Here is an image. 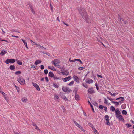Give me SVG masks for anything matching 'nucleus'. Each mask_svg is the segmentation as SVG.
<instances>
[{
	"mask_svg": "<svg viewBox=\"0 0 134 134\" xmlns=\"http://www.w3.org/2000/svg\"><path fill=\"white\" fill-rule=\"evenodd\" d=\"M79 12L82 16V18L84 19L85 21L87 23H91V20L89 18L86 11L84 10L83 7L80 6L78 8Z\"/></svg>",
	"mask_w": 134,
	"mask_h": 134,
	"instance_id": "1",
	"label": "nucleus"
},
{
	"mask_svg": "<svg viewBox=\"0 0 134 134\" xmlns=\"http://www.w3.org/2000/svg\"><path fill=\"white\" fill-rule=\"evenodd\" d=\"M15 60L13 59H8L5 61V63L7 64H8L10 63H14L15 62Z\"/></svg>",
	"mask_w": 134,
	"mask_h": 134,
	"instance_id": "2",
	"label": "nucleus"
},
{
	"mask_svg": "<svg viewBox=\"0 0 134 134\" xmlns=\"http://www.w3.org/2000/svg\"><path fill=\"white\" fill-rule=\"evenodd\" d=\"M60 62V60L58 59H55L51 62L52 64H54L55 66H56V65Z\"/></svg>",
	"mask_w": 134,
	"mask_h": 134,
	"instance_id": "3",
	"label": "nucleus"
},
{
	"mask_svg": "<svg viewBox=\"0 0 134 134\" xmlns=\"http://www.w3.org/2000/svg\"><path fill=\"white\" fill-rule=\"evenodd\" d=\"M18 81L21 85H23L25 83V80L22 78H19L17 80Z\"/></svg>",
	"mask_w": 134,
	"mask_h": 134,
	"instance_id": "4",
	"label": "nucleus"
},
{
	"mask_svg": "<svg viewBox=\"0 0 134 134\" xmlns=\"http://www.w3.org/2000/svg\"><path fill=\"white\" fill-rule=\"evenodd\" d=\"M109 117L107 115H106L105 116L104 118L106 120L105 124L108 125H110V122L109 119Z\"/></svg>",
	"mask_w": 134,
	"mask_h": 134,
	"instance_id": "5",
	"label": "nucleus"
},
{
	"mask_svg": "<svg viewBox=\"0 0 134 134\" xmlns=\"http://www.w3.org/2000/svg\"><path fill=\"white\" fill-rule=\"evenodd\" d=\"M115 113L116 118L121 115V113L118 108H117L115 110Z\"/></svg>",
	"mask_w": 134,
	"mask_h": 134,
	"instance_id": "6",
	"label": "nucleus"
},
{
	"mask_svg": "<svg viewBox=\"0 0 134 134\" xmlns=\"http://www.w3.org/2000/svg\"><path fill=\"white\" fill-rule=\"evenodd\" d=\"M86 82L87 83L90 84L92 83L93 82V81L90 79L88 78L86 79Z\"/></svg>",
	"mask_w": 134,
	"mask_h": 134,
	"instance_id": "7",
	"label": "nucleus"
},
{
	"mask_svg": "<svg viewBox=\"0 0 134 134\" xmlns=\"http://www.w3.org/2000/svg\"><path fill=\"white\" fill-rule=\"evenodd\" d=\"M71 76H69L67 77H66L64 78H62V79H63V81L64 82H66L69 81L71 79Z\"/></svg>",
	"mask_w": 134,
	"mask_h": 134,
	"instance_id": "8",
	"label": "nucleus"
},
{
	"mask_svg": "<svg viewBox=\"0 0 134 134\" xmlns=\"http://www.w3.org/2000/svg\"><path fill=\"white\" fill-rule=\"evenodd\" d=\"M32 84L34 87L38 91H40V88H39V86L37 84L32 82Z\"/></svg>",
	"mask_w": 134,
	"mask_h": 134,
	"instance_id": "9",
	"label": "nucleus"
},
{
	"mask_svg": "<svg viewBox=\"0 0 134 134\" xmlns=\"http://www.w3.org/2000/svg\"><path fill=\"white\" fill-rule=\"evenodd\" d=\"M60 96L62 99L65 101L68 100V99L64 95V93H61Z\"/></svg>",
	"mask_w": 134,
	"mask_h": 134,
	"instance_id": "10",
	"label": "nucleus"
},
{
	"mask_svg": "<svg viewBox=\"0 0 134 134\" xmlns=\"http://www.w3.org/2000/svg\"><path fill=\"white\" fill-rule=\"evenodd\" d=\"M88 92L89 93L91 94H93L95 93V92L92 87L91 88H89L88 90Z\"/></svg>",
	"mask_w": 134,
	"mask_h": 134,
	"instance_id": "11",
	"label": "nucleus"
},
{
	"mask_svg": "<svg viewBox=\"0 0 134 134\" xmlns=\"http://www.w3.org/2000/svg\"><path fill=\"white\" fill-rule=\"evenodd\" d=\"M75 99L77 101L79 100V95L77 94V90L75 91Z\"/></svg>",
	"mask_w": 134,
	"mask_h": 134,
	"instance_id": "12",
	"label": "nucleus"
},
{
	"mask_svg": "<svg viewBox=\"0 0 134 134\" xmlns=\"http://www.w3.org/2000/svg\"><path fill=\"white\" fill-rule=\"evenodd\" d=\"M119 121H124V119L122 115H119L118 116L116 117Z\"/></svg>",
	"mask_w": 134,
	"mask_h": 134,
	"instance_id": "13",
	"label": "nucleus"
},
{
	"mask_svg": "<svg viewBox=\"0 0 134 134\" xmlns=\"http://www.w3.org/2000/svg\"><path fill=\"white\" fill-rule=\"evenodd\" d=\"M62 74L64 75H68L69 74V73L67 70H65L64 72H62Z\"/></svg>",
	"mask_w": 134,
	"mask_h": 134,
	"instance_id": "14",
	"label": "nucleus"
},
{
	"mask_svg": "<svg viewBox=\"0 0 134 134\" xmlns=\"http://www.w3.org/2000/svg\"><path fill=\"white\" fill-rule=\"evenodd\" d=\"M73 78L74 80L77 83H79V81L78 80V78L77 76L76 75H74L73 76Z\"/></svg>",
	"mask_w": 134,
	"mask_h": 134,
	"instance_id": "15",
	"label": "nucleus"
},
{
	"mask_svg": "<svg viewBox=\"0 0 134 134\" xmlns=\"http://www.w3.org/2000/svg\"><path fill=\"white\" fill-rule=\"evenodd\" d=\"M21 40L22 41V42H23V43H24L25 46L26 47V48L27 49H28V47L27 46V43L26 42V41L24 40L23 39H22Z\"/></svg>",
	"mask_w": 134,
	"mask_h": 134,
	"instance_id": "16",
	"label": "nucleus"
},
{
	"mask_svg": "<svg viewBox=\"0 0 134 134\" xmlns=\"http://www.w3.org/2000/svg\"><path fill=\"white\" fill-rule=\"evenodd\" d=\"M48 76L51 77H53L54 76V75L52 72L50 71L49 73Z\"/></svg>",
	"mask_w": 134,
	"mask_h": 134,
	"instance_id": "17",
	"label": "nucleus"
},
{
	"mask_svg": "<svg viewBox=\"0 0 134 134\" xmlns=\"http://www.w3.org/2000/svg\"><path fill=\"white\" fill-rule=\"evenodd\" d=\"M54 98L55 99L58 101H59V97L57 95H54Z\"/></svg>",
	"mask_w": 134,
	"mask_h": 134,
	"instance_id": "18",
	"label": "nucleus"
},
{
	"mask_svg": "<svg viewBox=\"0 0 134 134\" xmlns=\"http://www.w3.org/2000/svg\"><path fill=\"white\" fill-rule=\"evenodd\" d=\"M41 61L40 60H36L35 62V65H38L39 64L41 63Z\"/></svg>",
	"mask_w": 134,
	"mask_h": 134,
	"instance_id": "19",
	"label": "nucleus"
},
{
	"mask_svg": "<svg viewBox=\"0 0 134 134\" xmlns=\"http://www.w3.org/2000/svg\"><path fill=\"white\" fill-rule=\"evenodd\" d=\"M62 89L64 92H66L69 89V88L64 87L63 86L62 87Z\"/></svg>",
	"mask_w": 134,
	"mask_h": 134,
	"instance_id": "20",
	"label": "nucleus"
},
{
	"mask_svg": "<svg viewBox=\"0 0 134 134\" xmlns=\"http://www.w3.org/2000/svg\"><path fill=\"white\" fill-rule=\"evenodd\" d=\"M88 103L90 105L92 110V111H93V112L94 113L95 111H94V108H93V106L92 104L89 101H88Z\"/></svg>",
	"mask_w": 134,
	"mask_h": 134,
	"instance_id": "21",
	"label": "nucleus"
},
{
	"mask_svg": "<svg viewBox=\"0 0 134 134\" xmlns=\"http://www.w3.org/2000/svg\"><path fill=\"white\" fill-rule=\"evenodd\" d=\"M121 99V101L122 102H123L124 101V98L122 97H120L119 98H117L115 99V100H119V99Z\"/></svg>",
	"mask_w": 134,
	"mask_h": 134,
	"instance_id": "22",
	"label": "nucleus"
},
{
	"mask_svg": "<svg viewBox=\"0 0 134 134\" xmlns=\"http://www.w3.org/2000/svg\"><path fill=\"white\" fill-rule=\"evenodd\" d=\"M111 102L112 103L114 104L116 106H117L118 105H119V102H118L112 101Z\"/></svg>",
	"mask_w": 134,
	"mask_h": 134,
	"instance_id": "23",
	"label": "nucleus"
},
{
	"mask_svg": "<svg viewBox=\"0 0 134 134\" xmlns=\"http://www.w3.org/2000/svg\"><path fill=\"white\" fill-rule=\"evenodd\" d=\"M7 52L6 51L4 50H2L1 51L0 54L1 55H4Z\"/></svg>",
	"mask_w": 134,
	"mask_h": 134,
	"instance_id": "24",
	"label": "nucleus"
},
{
	"mask_svg": "<svg viewBox=\"0 0 134 134\" xmlns=\"http://www.w3.org/2000/svg\"><path fill=\"white\" fill-rule=\"evenodd\" d=\"M92 129L93 130V131L94 133L95 134H99L98 132L96 130V129L94 128V127H93V128H92Z\"/></svg>",
	"mask_w": 134,
	"mask_h": 134,
	"instance_id": "25",
	"label": "nucleus"
},
{
	"mask_svg": "<svg viewBox=\"0 0 134 134\" xmlns=\"http://www.w3.org/2000/svg\"><path fill=\"white\" fill-rule=\"evenodd\" d=\"M108 92L109 93L110 95L113 96H115L116 94H118V93L116 94V93H112L111 92L109 91H108Z\"/></svg>",
	"mask_w": 134,
	"mask_h": 134,
	"instance_id": "26",
	"label": "nucleus"
},
{
	"mask_svg": "<svg viewBox=\"0 0 134 134\" xmlns=\"http://www.w3.org/2000/svg\"><path fill=\"white\" fill-rule=\"evenodd\" d=\"M115 108L113 106H111L110 107V110L112 112H114L115 110Z\"/></svg>",
	"mask_w": 134,
	"mask_h": 134,
	"instance_id": "27",
	"label": "nucleus"
},
{
	"mask_svg": "<svg viewBox=\"0 0 134 134\" xmlns=\"http://www.w3.org/2000/svg\"><path fill=\"white\" fill-rule=\"evenodd\" d=\"M53 85L55 88H57L59 87L58 85H57L55 83H53Z\"/></svg>",
	"mask_w": 134,
	"mask_h": 134,
	"instance_id": "28",
	"label": "nucleus"
},
{
	"mask_svg": "<svg viewBox=\"0 0 134 134\" xmlns=\"http://www.w3.org/2000/svg\"><path fill=\"white\" fill-rule=\"evenodd\" d=\"M78 127L80 128L82 131L83 132L85 131V130H84L83 127H82L80 125H78Z\"/></svg>",
	"mask_w": 134,
	"mask_h": 134,
	"instance_id": "29",
	"label": "nucleus"
},
{
	"mask_svg": "<svg viewBox=\"0 0 134 134\" xmlns=\"http://www.w3.org/2000/svg\"><path fill=\"white\" fill-rule=\"evenodd\" d=\"M126 104H123L121 106L122 108L123 109H125L126 108Z\"/></svg>",
	"mask_w": 134,
	"mask_h": 134,
	"instance_id": "30",
	"label": "nucleus"
},
{
	"mask_svg": "<svg viewBox=\"0 0 134 134\" xmlns=\"http://www.w3.org/2000/svg\"><path fill=\"white\" fill-rule=\"evenodd\" d=\"M27 100V99L26 98H23L22 99V102H26Z\"/></svg>",
	"mask_w": 134,
	"mask_h": 134,
	"instance_id": "31",
	"label": "nucleus"
},
{
	"mask_svg": "<svg viewBox=\"0 0 134 134\" xmlns=\"http://www.w3.org/2000/svg\"><path fill=\"white\" fill-rule=\"evenodd\" d=\"M9 68L11 70H13L15 69V66L14 65H10Z\"/></svg>",
	"mask_w": 134,
	"mask_h": 134,
	"instance_id": "32",
	"label": "nucleus"
},
{
	"mask_svg": "<svg viewBox=\"0 0 134 134\" xmlns=\"http://www.w3.org/2000/svg\"><path fill=\"white\" fill-rule=\"evenodd\" d=\"M92 103L94 106H97L98 105V104L96 102H94L93 101V102Z\"/></svg>",
	"mask_w": 134,
	"mask_h": 134,
	"instance_id": "33",
	"label": "nucleus"
},
{
	"mask_svg": "<svg viewBox=\"0 0 134 134\" xmlns=\"http://www.w3.org/2000/svg\"><path fill=\"white\" fill-rule=\"evenodd\" d=\"M127 112L125 110H123L122 111V113L123 115H126L127 114Z\"/></svg>",
	"mask_w": 134,
	"mask_h": 134,
	"instance_id": "34",
	"label": "nucleus"
},
{
	"mask_svg": "<svg viewBox=\"0 0 134 134\" xmlns=\"http://www.w3.org/2000/svg\"><path fill=\"white\" fill-rule=\"evenodd\" d=\"M104 103L107 104H108V103L107 100L104 97Z\"/></svg>",
	"mask_w": 134,
	"mask_h": 134,
	"instance_id": "35",
	"label": "nucleus"
},
{
	"mask_svg": "<svg viewBox=\"0 0 134 134\" xmlns=\"http://www.w3.org/2000/svg\"><path fill=\"white\" fill-rule=\"evenodd\" d=\"M74 81H71V82H70V83H69V84H68V86H71L74 83Z\"/></svg>",
	"mask_w": 134,
	"mask_h": 134,
	"instance_id": "36",
	"label": "nucleus"
},
{
	"mask_svg": "<svg viewBox=\"0 0 134 134\" xmlns=\"http://www.w3.org/2000/svg\"><path fill=\"white\" fill-rule=\"evenodd\" d=\"M17 63L18 64L20 65H21L22 64V62L19 60L17 61Z\"/></svg>",
	"mask_w": 134,
	"mask_h": 134,
	"instance_id": "37",
	"label": "nucleus"
},
{
	"mask_svg": "<svg viewBox=\"0 0 134 134\" xmlns=\"http://www.w3.org/2000/svg\"><path fill=\"white\" fill-rule=\"evenodd\" d=\"M126 125L127 126V127L128 128H129L130 127H131L132 126V125L130 123H127L126 124Z\"/></svg>",
	"mask_w": 134,
	"mask_h": 134,
	"instance_id": "38",
	"label": "nucleus"
},
{
	"mask_svg": "<svg viewBox=\"0 0 134 134\" xmlns=\"http://www.w3.org/2000/svg\"><path fill=\"white\" fill-rule=\"evenodd\" d=\"M21 73V72L20 71H17L15 72V74L17 75H19Z\"/></svg>",
	"mask_w": 134,
	"mask_h": 134,
	"instance_id": "39",
	"label": "nucleus"
},
{
	"mask_svg": "<svg viewBox=\"0 0 134 134\" xmlns=\"http://www.w3.org/2000/svg\"><path fill=\"white\" fill-rule=\"evenodd\" d=\"M15 87L16 88V90H17V92H19L20 91V88H19L17 86H16L15 85Z\"/></svg>",
	"mask_w": 134,
	"mask_h": 134,
	"instance_id": "40",
	"label": "nucleus"
},
{
	"mask_svg": "<svg viewBox=\"0 0 134 134\" xmlns=\"http://www.w3.org/2000/svg\"><path fill=\"white\" fill-rule=\"evenodd\" d=\"M82 85L84 87H85V88H88V86L86 84H84L83 83L82 84Z\"/></svg>",
	"mask_w": 134,
	"mask_h": 134,
	"instance_id": "41",
	"label": "nucleus"
},
{
	"mask_svg": "<svg viewBox=\"0 0 134 134\" xmlns=\"http://www.w3.org/2000/svg\"><path fill=\"white\" fill-rule=\"evenodd\" d=\"M72 91V90L71 89H69L67 91V93L69 94Z\"/></svg>",
	"mask_w": 134,
	"mask_h": 134,
	"instance_id": "42",
	"label": "nucleus"
},
{
	"mask_svg": "<svg viewBox=\"0 0 134 134\" xmlns=\"http://www.w3.org/2000/svg\"><path fill=\"white\" fill-rule=\"evenodd\" d=\"M104 107V106L102 105H100L99 106V108L100 109L102 110L103 109V108Z\"/></svg>",
	"mask_w": 134,
	"mask_h": 134,
	"instance_id": "43",
	"label": "nucleus"
},
{
	"mask_svg": "<svg viewBox=\"0 0 134 134\" xmlns=\"http://www.w3.org/2000/svg\"><path fill=\"white\" fill-rule=\"evenodd\" d=\"M107 97L108 99L110 101H112L113 100H115V99H113L111 98H110L108 96H107Z\"/></svg>",
	"mask_w": 134,
	"mask_h": 134,
	"instance_id": "44",
	"label": "nucleus"
},
{
	"mask_svg": "<svg viewBox=\"0 0 134 134\" xmlns=\"http://www.w3.org/2000/svg\"><path fill=\"white\" fill-rule=\"evenodd\" d=\"M73 121L74 122L75 124L77 126H78V125H80L78 123H77L76 121H75L74 120H73Z\"/></svg>",
	"mask_w": 134,
	"mask_h": 134,
	"instance_id": "45",
	"label": "nucleus"
},
{
	"mask_svg": "<svg viewBox=\"0 0 134 134\" xmlns=\"http://www.w3.org/2000/svg\"><path fill=\"white\" fill-rule=\"evenodd\" d=\"M60 69H61V71H62V72H64V71L65 70V68L64 67H62L61 68H60Z\"/></svg>",
	"mask_w": 134,
	"mask_h": 134,
	"instance_id": "46",
	"label": "nucleus"
},
{
	"mask_svg": "<svg viewBox=\"0 0 134 134\" xmlns=\"http://www.w3.org/2000/svg\"><path fill=\"white\" fill-rule=\"evenodd\" d=\"M61 108H62L63 112H64L65 111V109L64 106L63 105H62L61 106Z\"/></svg>",
	"mask_w": 134,
	"mask_h": 134,
	"instance_id": "47",
	"label": "nucleus"
},
{
	"mask_svg": "<svg viewBox=\"0 0 134 134\" xmlns=\"http://www.w3.org/2000/svg\"><path fill=\"white\" fill-rule=\"evenodd\" d=\"M40 48H41L42 49H44V50H46V48H45L44 47H43L41 46L40 45Z\"/></svg>",
	"mask_w": 134,
	"mask_h": 134,
	"instance_id": "48",
	"label": "nucleus"
},
{
	"mask_svg": "<svg viewBox=\"0 0 134 134\" xmlns=\"http://www.w3.org/2000/svg\"><path fill=\"white\" fill-rule=\"evenodd\" d=\"M44 73L46 75L48 73V70L47 69H45L44 70Z\"/></svg>",
	"mask_w": 134,
	"mask_h": 134,
	"instance_id": "49",
	"label": "nucleus"
},
{
	"mask_svg": "<svg viewBox=\"0 0 134 134\" xmlns=\"http://www.w3.org/2000/svg\"><path fill=\"white\" fill-rule=\"evenodd\" d=\"M95 86H96V87L97 89V90H99V87H98V84H97V83L95 84Z\"/></svg>",
	"mask_w": 134,
	"mask_h": 134,
	"instance_id": "50",
	"label": "nucleus"
},
{
	"mask_svg": "<svg viewBox=\"0 0 134 134\" xmlns=\"http://www.w3.org/2000/svg\"><path fill=\"white\" fill-rule=\"evenodd\" d=\"M41 69V70H43L44 69V67L43 65H41L40 66Z\"/></svg>",
	"mask_w": 134,
	"mask_h": 134,
	"instance_id": "51",
	"label": "nucleus"
},
{
	"mask_svg": "<svg viewBox=\"0 0 134 134\" xmlns=\"http://www.w3.org/2000/svg\"><path fill=\"white\" fill-rule=\"evenodd\" d=\"M89 125L91 126V127L93 128V127H94L93 125L90 123H89Z\"/></svg>",
	"mask_w": 134,
	"mask_h": 134,
	"instance_id": "52",
	"label": "nucleus"
},
{
	"mask_svg": "<svg viewBox=\"0 0 134 134\" xmlns=\"http://www.w3.org/2000/svg\"><path fill=\"white\" fill-rule=\"evenodd\" d=\"M84 68L83 67H79L78 68V69L80 70H82Z\"/></svg>",
	"mask_w": 134,
	"mask_h": 134,
	"instance_id": "53",
	"label": "nucleus"
},
{
	"mask_svg": "<svg viewBox=\"0 0 134 134\" xmlns=\"http://www.w3.org/2000/svg\"><path fill=\"white\" fill-rule=\"evenodd\" d=\"M51 9L52 12L53 11V7L52 5L50 4Z\"/></svg>",
	"mask_w": 134,
	"mask_h": 134,
	"instance_id": "54",
	"label": "nucleus"
},
{
	"mask_svg": "<svg viewBox=\"0 0 134 134\" xmlns=\"http://www.w3.org/2000/svg\"><path fill=\"white\" fill-rule=\"evenodd\" d=\"M104 109L105 111V112H107V107L106 106H104Z\"/></svg>",
	"mask_w": 134,
	"mask_h": 134,
	"instance_id": "55",
	"label": "nucleus"
},
{
	"mask_svg": "<svg viewBox=\"0 0 134 134\" xmlns=\"http://www.w3.org/2000/svg\"><path fill=\"white\" fill-rule=\"evenodd\" d=\"M53 78H54V80H55V79H60L59 77H57L55 76H54V77Z\"/></svg>",
	"mask_w": 134,
	"mask_h": 134,
	"instance_id": "56",
	"label": "nucleus"
},
{
	"mask_svg": "<svg viewBox=\"0 0 134 134\" xmlns=\"http://www.w3.org/2000/svg\"><path fill=\"white\" fill-rule=\"evenodd\" d=\"M71 58H70L69 59V60L70 62H75V59L74 60H71Z\"/></svg>",
	"mask_w": 134,
	"mask_h": 134,
	"instance_id": "57",
	"label": "nucleus"
},
{
	"mask_svg": "<svg viewBox=\"0 0 134 134\" xmlns=\"http://www.w3.org/2000/svg\"><path fill=\"white\" fill-rule=\"evenodd\" d=\"M0 92L2 93V94L3 96H4V95H5L6 94L4 93V92H3L0 91Z\"/></svg>",
	"mask_w": 134,
	"mask_h": 134,
	"instance_id": "58",
	"label": "nucleus"
},
{
	"mask_svg": "<svg viewBox=\"0 0 134 134\" xmlns=\"http://www.w3.org/2000/svg\"><path fill=\"white\" fill-rule=\"evenodd\" d=\"M45 79L46 81L47 82H48L49 81L47 77H45Z\"/></svg>",
	"mask_w": 134,
	"mask_h": 134,
	"instance_id": "59",
	"label": "nucleus"
},
{
	"mask_svg": "<svg viewBox=\"0 0 134 134\" xmlns=\"http://www.w3.org/2000/svg\"><path fill=\"white\" fill-rule=\"evenodd\" d=\"M97 76L98 77H99L100 78H102V76L100 75H98V74H97Z\"/></svg>",
	"mask_w": 134,
	"mask_h": 134,
	"instance_id": "60",
	"label": "nucleus"
},
{
	"mask_svg": "<svg viewBox=\"0 0 134 134\" xmlns=\"http://www.w3.org/2000/svg\"><path fill=\"white\" fill-rule=\"evenodd\" d=\"M52 70L54 71H56V69L54 67H53V68H52Z\"/></svg>",
	"mask_w": 134,
	"mask_h": 134,
	"instance_id": "61",
	"label": "nucleus"
},
{
	"mask_svg": "<svg viewBox=\"0 0 134 134\" xmlns=\"http://www.w3.org/2000/svg\"><path fill=\"white\" fill-rule=\"evenodd\" d=\"M75 62L77 61H79V62L80 61V59H75Z\"/></svg>",
	"mask_w": 134,
	"mask_h": 134,
	"instance_id": "62",
	"label": "nucleus"
},
{
	"mask_svg": "<svg viewBox=\"0 0 134 134\" xmlns=\"http://www.w3.org/2000/svg\"><path fill=\"white\" fill-rule=\"evenodd\" d=\"M122 21H124V24H126L127 23V21H124V20H122Z\"/></svg>",
	"mask_w": 134,
	"mask_h": 134,
	"instance_id": "63",
	"label": "nucleus"
},
{
	"mask_svg": "<svg viewBox=\"0 0 134 134\" xmlns=\"http://www.w3.org/2000/svg\"><path fill=\"white\" fill-rule=\"evenodd\" d=\"M35 129L37 130H39V129L37 125L35 126Z\"/></svg>",
	"mask_w": 134,
	"mask_h": 134,
	"instance_id": "64",
	"label": "nucleus"
}]
</instances>
